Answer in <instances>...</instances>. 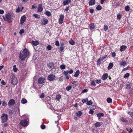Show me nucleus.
Masks as SVG:
<instances>
[{
    "label": "nucleus",
    "instance_id": "nucleus-1",
    "mask_svg": "<svg viewBox=\"0 0 133 133\" xmlns=\"http://www.w3.org/2000/svg\"><path fill=\"white\" fill-rule=\"evenodd\" d=\"M29 51L26 48H25L23 51L21 52L19 58L21 61L25 60V58H28L29 56Z\"/></svg>",
    "mask_w": 133,
    "mask_h": 133
},
{
    "label": "nucleus",
    "instance_id": "nucleus-2",
    "mask_svg": "<svg viewBox=\"0 0 133 133\" xmlns=\"http://www.w3.org/2000/svg\"><path fill=\"white\" fill-rule=\"evenodd\" d=\"M10 81L11 84L14 85H16L18 82L17 78L14 75H11Z\"/></svg>",
    "mask_w": 133,
    "mask_h": 133
},
{
    "label": "nucleus",
    "instance_id": "nucleus-3",
    "mask_svg": "<svg viewBox=\"0 0 133 133\" xmlns=\"http://www.w3.org/2000/svg\"><path fill=\"white\" fill-rule=\"evenodd\" d=\"M3 18L4 21H7L9 23L11 22V16L10 13H9L6 14L5 15V17L3 16Z\"/></svg>",
    "mask_w": 133,
    "mask_h": 133
},
{
    "label": "nucleus",
    "instance_id": "nucleus-4",
    "mask_svg": "<svg viewBox=\"0 0 133 133\" xmlns=\"http://www.w3.org/2000/svg\"><path fill=\"white\" fill-rule=\"evenodd\" d=\"M8 115L7 114L3 113L2 114L1 117L2 120V123H3L7 122L8 118Z\"/></svg>",
    "mask_w": 133,
    "mask_h": 133
},
{
    "label": "nucleus",
    "instance_id": "nucleus-5",
    "mask_svg": "<svg viewBox=\"0 0 133 133\" xmlns=\"http://www.w3.org/2000/svg\"><path fill=\"white\" fill-rule=\"evenodd\" d=\"M56 77L55 75L52 74L49 75L47 77V79L50 81H53L55 79Z\"/></svg>",
    "mask_w": 133,
    "mask_h": 133
},
{
    "label": "nucleus",
    "instance_id": "nucleus-6",
    "mask_svg": "<svg viewBox=\"0 0 133 133\" xmlns=\"http://www.w3.org/2000/svg\"><path fill=\"white\" fill-rule=\"evenodd\" d=\"M19 124L24 127H25L28 125V121L26 119L22 120L20 122Z\"/></svg>",
    "mask_w": 133,
    "mask_h": 133
},
{
    "label": "nucleus",
    "instance_id": "nucleus-7",
    "mask_svg": "<svg viewBox=\"0 0 133 133\" xmlns=\"http://www.w3.org/2000/svg\"><path fill=\"white\" fill-rule=\"evenodd\" d=\"M24 9V7L20 4H19L18 6V8L16 10V12L17 13H19L20 12H21Z\"/></svg>",
    "mask_w": 133,
    "mask_h": 133
},
{
    "label": "nucleus",
    "instance_id": "nucleus-8",
    "mask_svg": "<svg viewBox=\"0 0 133 133\" xmlns=\"http://www.w3.org/2000/svg\"><path fill=\"white\" fill-rule=\"evenodd\" d=\"M64 17L63 15L61 14L60 15L59 18L58 20V23L59 24H61L63 23Z\"/></svg>",
    "mask_w": 133,
    "mask_h": 133
},
{
    "label": "nucleus",
    "instance_id": "nucleus-9",
    "mask_svg": "<svg viewBox=\"0 0 133 133\" xmlns=\"http://www.w3.org/2000/svg\"><path fill=\"white\" fill-rule=\"evenodd\" d=\"M15 103V101L13 99H10L8 102V105L9 107H10L14 105Z\"/></svg>",
    "mask_w": 133,
    "mask_h": 133
},
{
    "label": "nucleus",
    "instance_id": "nucleus-10",
    "mask_svg": "<svg viewBox=\"0 0 133 133\" xmlns=\"http://www.w3.org/2000/svg\"><path fill=\"white\" fill-rule=\"evenodd\" d=\"M42 23L41 25H44L47 24L49 22L48 20L47 19L43 18L41 21Z\"/></svg>",
    "mask_w": 133,
    "mask_h": 133
},
{
    "label": "nucleus",
    "instance_id": "nucleus-11",
    "mask_svg": "<svg viewBox=\"0 0 133 133\" xmlns=\"http://www.w3.org/2000/svg\"><path fill=\"white\" fill-rule=\"evenodd\" d=\"M26 19V17L25 15L22 16L20 20V24H23L24 22L25 21Z\"/></svg>",
    "mask_w": 133,
    "mask_h": 133
},
{
    "label": "nucleus",
    "instance_id": "nucleus-12",
    "mask_svg": "<svg viewBox=\"0 0 133 133\" xmlns=\"http://www.w3.org/2000/svg\"><path fill=\"white\" fill-rule=\"evenodd\" d=\"M45 79L42 77H40L38 80V83L39 84H42L44 82Z\"/></svg>",
    "mask_w": 133,
    "mask_h": 133
},
{
    "label": "nucleus",
    "instance_id": "nucleus-13",
    "mask_svg": "<svg viewBox=\"0 0 133 133\" xmlns=\"http://www.w3.org/2000/svg\"><path fill=\"white\" fill-rule=\"evenodd\" d=\"M89 27L91 30H93L95 28V26L94 23H91L89 25Z\"/></svg>",
    "mask_w": 133,
    "mask_h": 133
},
{
    "label": "nucleus",
    "instance_id": "nucleus-14",
    "mask_svg": "<svg viewBox=\"0 0 133 133\" xmlns=\"http://www.w3.org/2000/svg\"><path fill=\"white\" fill-rule=\"evenodd\" d=\"M43 5L42 4H39L38 8V12H42L43 9L42 7Z\"/></svg>",
    "mask_w": 133,
    "mask_h": 133
},
{
    "label": "nucleus",
    "instance_id": "nucleus-15",
    "mask_svg": "<svg viewBox=\"0 0 133 133\" xmlns=\"http://www.w3.org/2000/svg\"><path fill=\"white\" fill-rule=\"evenodd\" d=\"M127 46L125 45H122L120 47L119 50L120 51L122 52L124 51L127 48Z\"/></svg>",
    "mask_w": 133,
    "mask_h": 133
},
{
    "label": "nucleus",
    "instance_id": "nucleus-16",
    "mask_svg": "<svg viewBox=\"0 0 133 133\" xmlns=\"http://www.w3.org/2000/svg\"><path fill=\"white\" fill-rule=\"evenodd\" d=\"M104 116V114L102 112H98L97 114V116L98 117V119H100L101 117H103Z\"/></svg>",
    "mask_w": 133,
    "mask_h": 133
},
{
    "label": "nucleus",
    "instance_id": "nucleus-17",
    "mask_svg": "<svg viewBox=\"0 0 133 133\" xmlns=\"http://www.w3.org/2000/svg\"><path fill=\"white\" fill-rule=\"evenodd\" d=\"M102 124V122H97L95 124V127H99L101 126Z\"/></svg>",
    "mask_w": 133,
    "mask_h": 133
},
{
    "label": "nucleus",
    "instance_id": "nucleus-18",
    "mask_svg": "<svg viewBox=\"0 0 133 133\" xmlns=\"http://www.w3.org/2000/svg\"><path fill=\"white\" fill-rule=\"evenodd\" d=\"M108 77V74L107 73H105L102 76V78L103 80H105L107 79Z\"/></svg>",
    "mask_w": 133,
    "mask_h": 133
},
{
    "label": "nucleus",
    "instance_id": "nucleus-19",
    "mask_svg": "<svg viewBox=\"0 0 133 133\" xmlns=\"http://www.w3.org/2000/svg\"><path fill=\"white\" fill-rule=\"evenodd\" d=\"M39 42L38 41H31V44L33 45L37 46L39 44Z\"/></svg>",
    "mask_w": 133,
    "mask_h": 133
},
{
    "label": "nucleus",
    "instance_id": "nucleus-20",
    "mask_svg": "<svg viewBox=\"0 0 133 133\" xmlns=\"http://www.w3.org/2000/svg\"><path fill=\"white\" fill-rule=\"evenodd\" d=\"M54 64L53 62H51L50 63L48 64V66L51 69H53L54 68Z\"/></svg>",
    "mask_w": 133,
    "mask_h": 133
},
{
    "label": "nucleus",
    "instance_id": "nucleus-21",
    "mask_svg": "<svg viewBox=\"0 0 133 133\" xmlns=\"http://www.w3.org/2000/svg\"><path fill=\"white\" fill-rule=\"evenodd\" d=\"M71 0H64L63 2V4L65 5L68 4L71 2Z\"/></svg>",
    "mask_w": 133,
    "mask_h": 133
},
{
    "label": "nucleus",
    "instance_id": "nucleus-22",
    "mask_svg": "<svg viewBox=\"0 0 133 133\" xmlns=\"http://www.w3.org/2000/svg\"><path fill=\"white\" fill-rule=\"evenodd\" d=\"M82 114V112L81 111H78L75 113L76 116L77 117H79L81 116Z\"/></svg>",
    "mask_w": 133,
    "mask_h": 133
},
{
    "label": "nucleus",
    "instance_id": "nucleus-23",
    "mask_svg": "<svg viewBox=\"0 0 133 133\" xmlns=\"http://www.w3.org/2000/svg\"><path fill=\"white\" fill-rule=\"evenodd\" d=\"M95 3V0H90L89 2V4L90 6L94 5Z\"/></svg>",
    "mask_w": 133,
    "mask_h": 133
},
{
    "label": "nucleus",
    "instance_id": "nucleus-24",
    "mask_svg": "<svg viewBox=\"0 0 133 133\" xmlns=\"http://www.w3.org/2000/svg\"><path fill=\"white\" fill-rule=\"evenodd\" d=\"M80 74V71L79 70H77L75 72V74L74 75V76L75 77H78Z\"/></svg>",
    "mask_w": 133,
    "mask_h": 133
},
{
    "label": "nucleus",
    "instance_id": "nucleus-25",
    "mask_svg": "<svg viewBox=\"0 0 133 133\" xmlns=\"http://www.w3.org/2000/svg\"><path fill=\"white\" fill-rule=\"evenodd\" d=\"M61 96L60 95H57L55 97V99L56 100L58 101H59L60 99L61 98Z\"/></svg>",
    "mask_w": 133,
    "mask_h": 133
},
{
    "label": "nucleus",
    "instance_id": "nucleus-26",
    "mask_svg": "<svg viewBox=\"0 0 133 133\" xmlns=\"http://www.w3.org/2000/svg\"><path fill=\"white\" fill-rule=\"evenodd\" d=\"M127 63L125 61H122L119 63V64L120 65H122L124 66L125 65L127 64Z\"/></svg>",
    "mask_w": 133,
    "mask_h": 133
},
{
    "label": "nucleus",
    "instance_id": "nucleus-27",
    "mask_svg": "<svg viewBox=\"0 0 133 133\" xmlns=\"http://www.w3.org/2000/svg\"><path fill=\"white\" fill-rule=\"evenodd\" d=\"M71 83L72 84L74 85L72 86L74 88L76 87L77 85V81H73Z\"/></svg>",
    "mask_w": 133,
    "mask_h": 133
},
{
    "label": "nucleus",
    "instance_id": "nucleus-28",
    "mask_svg": "<svg viewBox=\"0 0 133 133\" xmlns=\"http://www.w3.org/2000/svg\"><path fill=\"white\" fill-rule=\"evenodd\" d=\"M69 43L71 45H75L76 44L75 42L72 39H71L69 41Z\"/></svg>",
    "mask_w": 133,
    "mask_h": 133
},
{
    "label": "nucleus",
    "instance_id": "nucleus-29",
    "mask_svg": "<svg viewBox=\"0 0 133 133\" xmlns=\"http://www.w3.org/2000/svg\"><path fill=\"white\" fill-rule=\"evenodd\" d=\"M113 64L112 63H110L109 65H108V70H109V69H111L112 68L113 66Z\"/></svg>",
    "mask_w": 133,
    "mask_h": 133
},
{
    "label": "nucleus",
    "instance_id": "nucleus-30",
    "mask_svg": "<svg viewBox=\"0 0 133 133\" xmlns=\"http://www.w3.org/2000/svg\"><path fill=\"white\" fill-rule=\"evenodd\" d=\"M33 16H34L36 18H37L38 19H39L40 18V16L37 14H34L32 15Z\"/></svg>",
    "mask_w": 133,
    "mask_h": 133
},
{
    "label": "nucleus",
    "instance_id": "nucleus-31",
    "mask_svg": "<svg viewBox=\"0 0 133 133\" xmlns=\"http://www.w3.org/2000/svg\"><path fill=\"white\" fill-rule=\"evenodd\" d=\"M107 102L108 103H111L112 102V100L110 97H109L107 98Z\"/></svg>",
    "mask_w": 133,
    "mask_h": 133
},
{
    "label": "nucleus",
    "instance_id": "nucleus-32",
    "mask_svg": "<svg viewBox=\"0 0 133 133\" xmlns=\"http://www.w3.org/2000/svg\"><path fill=\"white\" fill-rule=\"evenodd\" d=\"M122 15L121 14L118 13L117 15V17L118 19L120 20L121 19L122 17Z\"/></svg>",
    "mask_w": 133,
    "mask_h": 133
},
{
    "label": "nucleus",
    "instance_id": "nucleus-33",
    "mask_svg": "<svg viewBox=\"0 0 133 133\" xmlns=\"http://www.w3.org/2000/svg\"><path fill=\"white\" fill-rule=\"evenodd\" d=\"M128 114L130 115L133 116V109H132L131 110H130L128 112Z\"/></svg>",
    "mask_w": 133,
    "mask_h": 133
},
{
    "label": "nucleus",
    "instance_id": "nucleus-34",
    "mask_svg": "<svg viewBox=\"0 0 133 133\" xmlns=\"http://www.w3.org/2000/svg\"><path fill=\"white\" fill-rule=\"evenodd\" d=\"M102 61L101 60V58L100 57L97 60V65H99L101 64V62Z\"/></svg>",
    "mask_w": 133,
    "mask_h": 133
},
{
    "label": "nucleus",
    "instance_id": "nucleus-35",
    "mask_svg": "<svg viewBox=\"0 0 133 133\" xmlns=\"http://www.w3.org/2000/svg\"><path fill=\"white\" fill-rule=\"evenodd\" d=\"M120 120L122 122H125V123L128 122V120H127L125 118L123 117H122L121 118Z\"/></svg>",
    "mask_w": 133,
    "mask_h": 133
},
{
    "label": "nucleus",
    "instance_id": "nucleus-36",
    "mask_svg": "<svg viewBox=\"0 0 133 133\" xmlns=\"http://www.w3.org/2000/svg\"><path fill=\"white\" fill-rule=\"evenodd\" d=\"M45 15L48 17L50 16L51 15V12L49 11H47L45 12Z\"/></svg>",
    "mask_w": 133,
    "mask_h": 133
},
{
    "label": "nucleus",
    "instance_id": "nucleus-37",
    "mask_svg": "<svg viewBox=\"0 0 133 133\" xmlns=\"http://www.w3.org/2000/svg\"><path fill=\"white\" fill-rule=\"evenodd\" d=\"M27 102L26 100L24 98H23L21 101V103L22 104H25Z\"/></svg>",
    "mask_w": 133,
    "mask_h": 133
},
{
    "label": "nucleus",
    "instance_id": "nucleus-38",
    "mask_svg": "<svg viewBox=\"0 0 133 133\" xmlns=\"http://www.w3.org/2000/svg\"><path fill=\"white\" fill-rule=\"evenodd\" d=\"M72 88V86L69 85L66 88V90L67 91H69Z\"/></svg>",
    "mask_w": 133,
    "mask_h": 133
},
{
    "label": "nucleus",
    "instance_id": "nucleus-39",
    "mask_svg": "<svg viewBox=\"0 0 133 133\" xmlns=\"http://www.w3.org/2000/svg\"><path fill=\"white\" fill-rule=\"evenodd\" d=\"M102 8V6L100 5H98L96 8V9L98 10H101Z\"/></svg>",
    "mask_w": 133,
    "mask_h": 133
},
{
    "label": "nucleus",
    "instance_id": "nucleus-40",
    "mask_svg": "<svg viewBox=\"0 0 133 133\" xmlns=\"http://www.w3.org/2000/svg\"><path fill=\"white\" fill-rule=\"evenodd\" d=\"M125 10L127 11H128L130 10V7L129 5L126 6L125 7Z\"/></svg>",
    "mask_w": 133,
    "mask_h": 133
},
{
    "label": "nucleus",
    "instance_id": "nucleus-41",
    "mask_svg": "<svg viewBox=\"0 0 133 133\" xmlns=\"http://www.w3.org/2000/svg\"><path fill=\"white\" fill-rule=\"evenodd\" d=\"M66 66L64 64H62L60 66V68L61 69H64L65 68Z\"/></svg>",
    "mask_w": 133,
    "mask_h": 133
},
{
    "label": "nucleus",
    "instance_id": "nucleus-42",
    "mask_svg": "<svg viewBox=\"0 0 133 133\" xmlns=\"http://www.w3.org/2000/svg\"><path fill=\"white\" fill-rule=\"evenodd\" d=\"M108 29V26L106 25H104V31H106Z\"/></svg>",
    "mask_w": 133,
    "mask_h": 133
},
{
    "label": "nucleus",
    "instance_id": "nucleus-43",
    "mask_svg": "<svg viewBox=\"0 0 133 133\" xmlns=\"http://www.w3.org/2000/svg\"><path fill=\"white\" fill-rule=\"evenodd\" d=\"M92 102L91 101H87V104L88 105H90L92 104Z\"/></svg>",
    "mask_w": 133,
    "mask_h": 133
},
{
    "label": "nucleus",
    "instance_id": "nucleus-44",
    "mask_svg": "<svg viewBox=\"0 0 133 133\" xmlns=\"http://www.w3.org/2000/svg\"><path fill=\"white\" fill-rule=\"evenodd\" d=\"M126 88L128 89H130L131 87V85L129 84H127L126 85Z\"/></svg>",
    "mask_w": 133,
    "mask_h": 133
},
{
    "label": "nucleus",
    "instance_id": "nucleus-45",
    "mask_svg": "<svg viewBox=\"0 0 133 133\" xmlns=\"http://www.w3.org/2000/svg\"><path fill=\"white\" fill-rule=\"evenodd\" d=\"M16 65H15L14 66L13 70L15 72H17V70H18V69L16 68Z\"/></svg>",
    "mask_w": 133,
    "mask_h": 133
},
{
    "label": "nucleus",
    "instance_id": "nucleus-46",
    "mask_svg": "<svg viewBox=\"0 0 133 133\" xmlns=\"http://www.w3.org/2000/svg\"><path fill=\"white\" fill-rule=\"evenodd\" d=\"M130 76V74L129 73H126L124 76L123 77L124 78H128Z\"/></svg>",
    "mask_w": 133,
    "mask_h": 133
},
{
    "label": "nucleus",
    "instance_id": "nucleus-47",
    "mask_svg": "<svg viewBox=\"0 0 133 133\" xmlns=\"http://www.w3.org/2000/svg\"><path fill=\"white\" fill-rule=\"evenodd\" d=\"M95 82L96 83L98 84L100 83L101 82V79L98 80L97 79H96L95 80Z\"/></svg>",
    "mask_w": 133,
    "mask_h": 133
},
{
    "label": "nucleus",
    "instance_id": "nucleus-48",
    "mask_svg": "<svg viewBox=\"0 0 133 133\" xmlns=\"http://www.w3.org/2000/svg\"><path fill=\"white\" fill-rule=\"evenodd\" d=\"M90 108L92 109V110H95L96 108V106L95 105H91Z\"/></svg>",
    "mask_w": 133,
    "mask_h": 133
},
{
    "label": "nucleus",
    "instance_id": "nucleus-49",
    "mask_svg": "<svg viewBox=\"0 0 133 133\" xmlns=\"http://www.w3.org/2000/svg\"><path fill=\"white\" fill-rule=\"evenodd\" d=\"M2 105L4 107H5L7 106V103L5 102V101H3L2 102Z\"/></svg>",
    "mask_w": 133,
    "mask_h": 133
},
{
    "label": "nucleus",
    "instance_id": "nucleus-50",
    "mask_svg": "<svg viewBox=\"0 0 133 133\" xmlns=\"http://www.w3.org/2000/svg\"><path fill=\"white\" fill-rule=\"evenodd\" d=\"M69 71H64L63 73L65 76H67L69 74Z\"/></svg>",
    "mask_w": 133,
    "mask_h": 133
},
{
    "label": "nucleus",
    "instance_id": "nucleus-51",
    "mask_svg": "<svg viewBox=\"0 0 133 133\" xmlns=\"http://www.w3.org/2000/svg\"><path fill=\"white\" fill-rule=\"evenodd\" d=\"M24 32L25 31L24 29H22L20 30L19 33L21 35L22 34L24 33Z\"/></svg>",
    "mask_w": 133,
    "mask_h": 133
},
{
    "label": "nucleus",
    "instance_id": "nucleus-52",
    "mask_svg": "<svg viewBox=\"0 0 133 133\" xmlns=\"http://www.w3.org/2000/svg\"><path fill=\"white\" fill-rule=\"evenodd\" d=\"M91 85H93V86H95L96 85V84L95 83V81L94 80H92L91 83Z\"/></svg>",
    "mask_w": 133,
    "mask_h": 133
},
{
    "label": "nucleus",
    "instance_id": "nucleus-53",
    "mask_svg": "<svg viewBox=\"0 0 133 133\" xmlns=\"http://www.w3.org/2000/svg\"><path fill=\"white\" fill-rule=\"evenodd\" d=\"M47 49L48 50H51V49L52 47L51 45H48L47 47Z\"/></svg>",
    "mask_w": 133,
    "mask_h": 133
},
{
    "label": "nucleus",
    "instance_id": "nucleus-54",
    "mask_svg": "<svg viewBox=\"0 0 133 133\" xmlns=\"http://www.w3.org/2000/svg\"><path fill=\"white\" fill-rule=\"evenodd\" d=\"M94 112L93 110L91 109L90 110L89 113V114H91V115H92L94 113Z\"/></svg>",
    "mask_w": 133,
    "mask_h": 133
},
{
    "label": "nucleus",
    "instance_id": "nucleus-55",
    "mask_svg": "<svg viewBox=\"0 0 133 133\" xmlns=\"http://www.w3.org/2000/svg\"><path fill=\"white\" fill-rule=\"evenodd\" d=\"M87 101H88V99L87 98L86 99H83L82 101V102L83 103H85L86 102H87Z\"/></svg>",
    "mask_w": 133,
    "mask_h": 133
},
{
    "label": "nucleus",
    "instance_id": "nucleus-56",
    "mask_svg": "<svg viewBox=\"0 0 133 133\" xmlns=\"http://www.w3.org/2000/svg\"><path fill=\"white\" fill-rule=\"evenodd\" d=\"M41 127L43 129H44L45 128V126L44 124H42L41 125Z\"/></svg>",
    "mask_w": 133,
    "mask_h": 133
},
{
    "label": "nucleus",
    "instance_id": "nucleus-57",
    "mask_svg": "<svg viewBox=\"0 0 133 133\" xmlns=\"http://www.w3.org/2000/svg\"><path fill=\"white\" fill-rule=\"evenodd\" d=\"M55 44L57 46H59V41H56L55 42Z\"/></svg>",
    "mask_w": 133,
    "mask_h": 133
},
{
    "label": "nucleus",
    "instance_id": "nucleus-58",
    "mask_svg": "<svg viewBox=\"0 0 133 133\" xmlns=\"http://www.w3.org/2000/svg\"><path fill=\"white\" fill-rule=\"evenodd\" d=\"M126 130L129 133H131L132 131V130L131 128H130L129 129L128 128H127Z\"/></svg>",
    "mask_w": 133,
    "mask_h": 133
},
{
    "label": "nucleus",
    "instance_id": "nucleus-59",
    "mask_svg": "<svg viewBox=\"0 0 133 133\" xmlns=\"http://www.w3.org/2000/svg\"><path fill=\"white\" fill-rule=\"evenodd\" d=\"M64 49V47H60L59 50L61 52H62Z\"/></svg>",
    "mask_w": 133,
    "mask_h": 133
},
{
    "label": "nucleus",
    "instance_id": "nucleus-60",
    "mask_svg": "<svg viewBox=\"0 0 133 133\" xmlns=\"http://www.w3.org/2000/svg\"><path fill=\"white\" fill-rule=\"evenodd\" d=\"M88 91V90L87 89H85L83 90L82 93H84L85 92H87Z\"/></svg>",
    "mask_w": 133,
    "mask_h": 133
},
{
    "label": "nucleus",
    "instance_id": "nucleus-61",
    "mask_svg": "<svg viewBox=\"0 0 133 133\" xmlns=\"http://www.w3.org/2000/svg\"><path fill=\"white\" fill-rule=\"evenodd\" d=\"M4 13V10H0V14H3Z\"/></svg>",
    "mask_w": 133,
    "mask_h": 133
},
{
    "label": "nucleus",
    "instance_id": "nucleus-62",
    "mask_svg": "<svg viewBox=\"0 0 133 133\" xmlns=\"http://www.w3.org/2000/svg\"><path fill=\"white\" fill-rule=\"evenodd\" d=\"M116 56V54L115 52H113L112 54V56L113 57H115Z\"/></svg>",
    "mask_w": 133,
    "mask_h": 133
},
{
    "label": "nucleus",
    "instance_id": "nucleus-63",
    "mask_svg": "<svg viewBox=\"0 0 133 133\" xmlns=\"http://www.w3.org/2000/svg\"><path fill=\"white\" fill-rule=\"evenodd\" d=\"M94 11V10L93 9H90V12L91 14H92Z\"/></svg>",
    "mask_w": 133,
    "mask_h": 133
},
{
    "label": "nucleus",
    "instance_id": "nucleus-64",
    "mask_svg": "<svg viewBox=\"0 0 133 133\" xmlns=\"http://www.w3.org/2000/svg\"><path fill=\"white\" fill-rule=\"evenodd\" d=\"M129 66H128L127 67L123 68L122 70V71H124L128 69H129Z\"/></svg>",
    "mask_w": 133,
    "mask_h": 133
}]
</instances>
